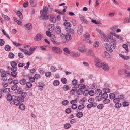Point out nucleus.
Segmentation results:
<instances>
[{
    "instance_id": "nucleus-1",
    "label": "nucleus",
    "mask_w": 130,
    "mask_h": 130,
    "mask_svg": "<svg viewBox=\"0 0 130 130\" xmlns=\"http://www.w3.org/2000/svg\"><path fill=\"white\" fill-rule=\"evenodd\" d=\"M14 98H13L12 100L13 102H10V104H14L16 106H18L20 103V101L19 100L17 97L15 96H14Z\"/></svg>"
},
{
    "instance_id": "nucleus-2",
    "label": "nucleus",
    "mask_w": 130,
    "mask_h": 130,
    "mask_svg": "<svg viewBox=\"0 0 130 130\" xmlns=\"http://www.w3.org/2000/svg\"><path fill=\"white\" fill-rule=\"evenodd\" d=\"M52 50L54 52L57 54H60L62 52L61 50L57 47L54 46L52 47Z\"/></svg>"
},
{
    "instance_id": "nucleus-3",
    "label": "nucleus",
    "mask_w": 130,
    "mask_h": 130,
    "mask_svg": "<svg viewBox=\"0 0 130 130\" xmlns=\"http://www.w3.org/2000/svg\"><path fill=\"white\" fill-rule=\"evenodd\" d=\"M95 63L96 66L100 68L101 66L102 63L100 60L97 58H95Z\"/></svg>"
},
{
    "instance_id": "nucleus-4",
    "label": "nucleus",
    "mask_w": 130,
    "mask_h": 130,
    "mask_svg": "<svg viewBox=\"0 0 130 130\" xmlns=\"http://www.w3.org/2000/svg\"><path fill=\"white\" fill-rule=\"evenodd\" d=\"M78 49L79 51L82 52H85L87 50V49L83 45H79Z\"/></svg>"
},
{
    "instance_id": "nucleus-5",
    "label": "nucleus",
    "mask_w": 130,
    "mask_h": 130,
    "mask_svg": "<svg viewBox=\"0 0 130 130\" xmlns=\"http://www.w3.org/2000/svg\"><path fill=\"white\" fill-rule=\"evenodd\" d=\"M42 38V35L40 34H37L34 38V39L35 41H39Z\"/></svg>"
},
{
    "instance_id": "nucleus-6",
    "label": "nucleus",
    "mask_w": 130,
    "mask_h": 130,
    "mask_svg": "<svg viewBox=\"0 0 130 130\" xmlns=\"http://www.w3.org/2000/svg\"><path fill=\"white\" fill-rule=\"evenodd\" d=\"M101 67L104 71H107L109 70V68L107 64L106 63H102Z\"/></svg>"
},
{
    "instance_id": "nucleus-7",
    "label": "nucleus",
    "mask_w": 130,
    "mask_h": 130,
    "mask_svg": "<svg viewBox=\"0 0 130 130\" xmlns=\"http://www.w3.org/2000/svg\"><path fill=\"white\" fill-rule=\"evenodd\" d=\"M109 42L110 44V45L112 47L113 49H115L116 44V41L115 40H111L109 41Z\"/></svg>"
},
{
    "instance_id": "nucleus-8",
    "label": "nucleus",
    "mask_w": 130,
    "mask_h": 130,
    "mask_svg": "<svg viewBox=\"0 0 130 130\" xmlns=\"http://www.w3.org/2000/svg\"><path fill=\"white\" fill-rule=\"evenodd\" d=\"M48 11V8H47L46 6H44L43 7V10H41L40 13L41 14L44 13L47 14V13Z\"/></svg>"
},
{
    "instance_id": "nucleus-9",
    "label": "nucleus",
    "mask_w": 130,
    "mask_h": 130,
    "mask_svg": "<svg viewBox=\"0 0 130 130\" xmlns=\"http://www.w3.org/2000/svg\"><path fill=\"white\" fill-rule=\"evenodd\" d=\"M104 45L107 51H109L110 52H111L113 51L112 49L108 44L105 43L104 44Z\"/></svg>"
},
{
    "instance_id": "nucleus-10",
    "label": "nucleus",
    "mask_w": 130,
    "mask_h": 130,
    "mask_svg": "<svg viewBox=\"0 0 130 130\" xmlns=\"http://www.w3.org/2000/svg\"><path fill=\"white\" fill-rule=\"evenodd\" d=\"M29 2L32 7H34L36 6L37 4L36 0H30Z\"/></svg>"
},
{
    "instance_id": "nucleus-11",
    "label": "nucleus",
    "mask_w": 130,
    "mask_h": 130,
    "mask_svg": "<svg viewBox=\"0 0 130 130\" xmlns=\"http://www.w3.org/2000/svg\"><path fill=\"white\" fill-rule=\"evenodd\" d=\"M79 14L80 18L83 22L84 23H87V22L86 18L84 16L81 15L80 14Z\"/></svg>"
},
{
    "instance_id": "nucleus-12",
    "label": "nucleus",
    "mask_w": 130,
    "mask_h": 130,
    "mask_svg": "<svg viewBox=\"0 0 130 130\" xmlns=\"http://www.w3.org/2000/svg\"><path fill=\"white\" fill-rule=\"evenodd\" d=\"M70 55L72 57H79L80 55V54L78 53H74L73 52H71L70 54Z\"/></svg>"
},
{
    "instance_id": "nucleus-13",
    "label": "nucleus",
    "mask_w": 130,
    "mask_h": 130,
    "mask_svg": "<svg viewBox=\"0 0 130 130\" xmlns=\"http://www.w3.org/2000/svg\"><path fill=\"white\" fill-rule=\"evenodd\" d=\"M83 32V28L82 26L81 25L79 26L77 30V32L79 35H80Z\"/></svg>"
},
{
    "instance_id": "nucleus-14",
    "label": "nucleus",
    "mask_w": 130,
    "mask_h": 130,
    "mask_svg": "<svg viewBox=\"0 0 130 130\" xmlns=\"http://www.w3.org/2000/svg\"><path fill=\"white\" fill-rule=\"evenodd\" d=\"M25 29L29 30L31 29L32 28V25L30 23H28L26 25Z\"/></svg>"
},
{
    "instance_id": "nucleus-15",
    "label": "nucleus",
    "mask_w": 130,
    "mask_h": 130,
    "mask_svg": "<svg viewBox=\"0 0 130 130\" xmlns=\"http://www.w3.org/2000/svg\"><path fill=\"white\" fill-rule=\"evenodd\" d=\"M56 33L58 34H60L61 32L60 27L59 26H56Z\"/></svg>"
},
{
    "instance_id": "nucleus-16",
    "label": "nucleus",
    "mask_w": 130,
    "mask_h": 130,
    "mask_svg": "<svg viewBox=\"0 0 130 130\" xmlns=\"http://www.w3.org/2000/svg\"><path fill=\"white\" fill-rule=\"evenodd\" d=\"M14 96H12L11 94H8L6 98L7 100L9 102H10L14 98Z\"/></svg>"
},
{
    "instance_id": "nucleus-17",
    "label": "nucleus",
    "mask_w": 130,
    "mask_h": 130,
    "mask_svg": "<svg viewBox=\"0 0 130 130\" xmlns=\"http://www.w3.org/2000/svg\"><path fill=\"white\" fill-rule=\"evenodd\" d=\"M65 38L67 41H68L71 40V34L69 33L66 34Z\"/></svg>"
},
{
    "instance_id": "nucleus-18",
    "label": "nucleus",
    "mask_w": 130,
    "mask_h": 130,
    "mask_svg": "<svg viewBox=\"0 0 130 130\" xmlns=\"http://www.w3.org/2000/svg\"><path fill=\"white\" fill-rule=\"evenodd\" d=\"M63 25L66 27H70L71 26V24L68 21L64 22Z\"/></svg>"
},
{
    "instance_id": "nucleus-19",
    "label": "nucleus",
    "mask_w": 130,
    "mask_h": 130,
    "mask_svg": "<svg viewBox=\"0 0 130 130\" xmlns=\"http://www.w3.org/2000/svg\"><path fill=\"white\" fill-rule=\"evenodd\" d=\"M6 74L2 73L1 74V76L2 77V80L3 81H6L7 80V78L6 76Z\"/></svg>"
},
{
    "instance_id": "nucleus-20",
    "label": "nucleus",
    "mask_w": 130,
    "mask_h": 130,
    "mask_svg": "<svg viewBox=\"0 0 130 130\" xmlns=\"http://www.w3.org/2000/svg\"><path fill=\"white\" fill-rule=\"evenodd\" d=\"M77 110L78 113L76 114V116L78 118H80L83 116V114L82 112H78V111L77 109Z\"/></svg>"
},
{
    "instance_id": "nucleus-21",
    "label": "nucleus",
    "mask_w": 130,
    "mask_h": 130,
    "mask_svg": "<svg viewBox=\"0 0 130 130\" xmlns=\"http://www.w3.org/2000/svg\"><path fill=\"white\" fill-rule=\"evenodd\" d=\"M119 56L125 60H128L130 58V57L129 56L123 55L121 54H119Z\"/></svg>"
},
{
    "instance_id": "nucleus-22",
    "label": "nucleus",
    "mask_w": 130,
    "mask_h": 130,
    "mask_svg": "<svg viewBox=\"0 0 130 130\" xmlns=\"http://www.w3.org/2000/svg\"><path fill=\"white\" fill-rule=\"evenodd\" d=\"M102 91L100 89H98L95 91V93L97 95H100L102 94Z\"/></svg>"
},
{
    "instance_id": "nucleus-23",
    "label": "nucleus",
    "mask_w": 130,
    "mask_h": 130,
    "mask_svg": "<svg viewBox=\"0 0 130 130\" xmlns=\"http://www.w3.org/2000/svg\"><path fill=\"white\" fill-rule=\"evenodd\" d=\"M78 87L79 89H81L83 92V89H84L86 88V86L83 84H79L78 85Z\"/></svg>"
},
{
    "instance_id": "nucleus-24",
    "label": "nucleus",
    "mask_w": 130,
    "mask_h": 130,
    "mask_svg": "<svg viewBox=\"0 0 130 130\" xmlns=\"http://www.w3.org/2000/svg\"><path fill=\"white\" fill-rule=\"evenodd\" d=\"M66 30L68 32L71 34H73L74 32V30L73 29L71 28H66Z\"/></svg>"
},
{
    "instance_id": "nucleus-25",
    "label": "nucleus",
    "mask_w": 130,
    "mask_h": 130,
    "mask_svg": "<svg viewBox=\"0 0 130 130\" xmlns=\"http://www.w3.org/2000/svg\"><path fill=\"white\" fill-rule=\"evenodd\" d=\"M87 54L91 56H93L94 55V53L93 51L91 50H89L87 52Z\"/></svg>"
},
{
    "instance_id": "nucleus-26",
    "label": "nucleus",
    "mask_w": 130,
    "mask_h": 130,
    "mask_svg": "<svg viewBox=\"0 0 130 130\" xmlns=\"http://www.w3.org/2000/svg\"><path fill=\"white\" fill-rule=\"evenodd\" d=\"M4 48L6 51H9L11 50V47L9 45H6L5 46Z\"/></svg>"
},
{
    "instance_id": "nucleus-27",
    "label": "nucleus",
    "mask_w": 130,
    "mask_h": 130,
    "mask_svg": "<svg viewBox=\"0 0 130 130\" xmlns=\"http://www.w3.org/2000/svg\"><path fill=\"white\" fill-rule=\"evenodd\" d=\"M71 126L70 124L69 123H66L64 125V128L65 129H67L69 128Z\"/></svg>"
},
{
    "instance_id": "nucleus-28",
    "label": "nucleus",
    "mask_w": 130,
    "mask_h": 130,
    "mask_svg": "<svg viewBox=\"0 0 130 130\" xmlns=\"http://www.w3.org/2000/svg\"><path fill=\"white\" fill-rule=\"evenodd\" d=\"M17 98L20 101V102H23L24 101V98L21 95H19L17 97Z\"/></svg>"
},
{
    "instance_id": "nucleus-29",
    "label": "nucleus",
    "mask_w": 130,
    "mask_h": 130,
    "mask_svg": "<svg viewBox=\"0 0 130 130\" xmlns=\"http://www.w3.org/2000/svg\"><path fill=\"white\" fill-rule=\"evenodd\" d=\"M19 83L22 85H24L26 83L25 79H22L19 81Z\"/></svg>"
},
{
    "instance_id": "nucleus-30",
    "label": "nucleus",
    "mask_w": 130,
    "mask_h": 130,
    "mask_svg": "<svg viewBox=\"0 0 130 130\" xmlns=\"http://www.w3.org/2000/svg\"><path fill=\"white\" fill-rule=\"evenodd\" d=\"M50 21L53 23H55L56 21V19L54 17L50 16Z\"/></svg>"
},
{
    "instance_id": "nucleus-31",
    "label": "nucleus",
    "mask_w": 130,
    "mask_h": 130,
    "mask_svg": "<svg viewBox=\"0 0 130 130\" xmlns=\"http://www.w3.org/2000/svg\"><path fill=\"white\" fill-rule=\"evenodd\" d=\"M17 14L20 19H22L23 18V17L22 14L20 11H18L17 12Z\"/></svg>"
},
{
    "instance_id": "nucleus-32",
    "label": "nucleus",
    "mask_w": 130,
    "mask_h": 130,
    "mask_svg": "<svg viewBox=\"0 0 130 130\" xmlns=\"http://www.w3.org/2000/svg\"><path fill=\"white\" fill-rule=\"evenodd\" d=\"M19 108L21 110H23L25 109V106L24 104H21L19 105Z\"/></svg>"
},
{
    "instance_id": "nucleus-33",
    "label": "nucleus",
    "mask_w": 130,
    "mask_h": 130,
    "mask_svg": "<svg viewBox=\"0 0 130 130\" xmlns=\"http://www.w3.org/2000/svg\"><path fill=\"white\" fill-rule=\"evenodd\" d=\"M121 104L120 103L117 102L115 105V107L117 108L120 107L121 106Z\"/></svg>"
},
{
    "instance_id": "nucleus-34",
    "label": "nucleus",
    "mask_w": 130,
    "mask_h": 130,
    "mask_svg": "<svg viewBox=\"0 0 130 130\" xmlns=\"http://www.w3.org/2000/svg\"><path fill=\"white\" fill-rule=\"evenodd\" d=\"M53 84L55 86H57L59 84V82L58 80H54L53 82Z\"/></svg>"
},
{
    "instance_id": "nucleus-35",
    "label": "nucleus",
    "mask_w": 130,
    "mask_h": 130,
    "mask_svg": "<svg viewBox=\"0 0 130 130\" xmlns=\"http://www.w3.org/2000/svg\"><path fill=\"white\" fill-rule=\"evenodd\" d=\"M10 88H7L4 89L2 91L4 93H6L9 92L10 91Z\"/></svg>"
},
{
    "instance_id": "nucleus-36",
    "label": "nucleus",
    "mask_w": 130,
    "mask_h": 130,
    "mask_svg": "<svg viewBox=\"0 0 130 130\" xmlns=\"http://www.w3.org/2000/svg\"><path fill=\"white\" fill-rule=\"evenodd\" d=\"M44 20H47L49 16L46 15H42L41 16Z\"/></svg>"
},
{
    "instance_id": "nucleus-37",
    "label": "nucleus",
    "mask_w": 130,
    "mask_h": 130,
    "mask_svg": "<svg viewBox=\"0 0 130 130\" xmlns=\"http://www.w3.org/2000/svg\"><path fill=\"white\" fill-rule=\"evenodd\" d=\"M50 26L51 27L49 28V30L52 32L53 31L54 29V25L53 24H51Z\"/></svg>"
},
{
    "instance_id": "nucleus-38",
    "label": "nucleus",
    "mask_w": 130,
    "mask_h": 130,
    "mask_svg": "<svg viewBox=\"0 0 130 130\" xmlns=\"http://www.w3.org/2000/svg\"><path fill=\"white\" fill-rule=\"evenodd\" d=\"M123 71L124 72L125 75L126 76H130V73L129 72L125 69L123 70Z\"/></svg>"
},
{
    "instance_id": "nucleus-39",
    "label": "nucleus",
    "mask_w": 130,
    "mask_h": 130,
    "mask_svg": "<svg viewBox=\"0 0 130 130\" xmlns=\"http://www.w3.org/2000/svg\"><path fill=\"white\" fill-rule=\"evenodd\" d=\"M14 56V55L12 52H10L9 53L8 55L10 59H13Z\"/></svg>"
},
{
    "instance_id": "nucleus-40",
    "label": "nucleus",
    "mask_w": 130,
    "mask_h": 130,
    "mask_svg": "<svg viewBox=\"0 0 130 130\" xmlns=\"http://www.w3.org/2000/svg\"><path fill=\"white\" fill-rule=\"evenodd\" d=\"M102 98L104 99H106L108 97V95L107 93H104L103 94L102 93L101 95Z\"/></svg>"
},
{
    "instance_id": "nucleus-41",
    "label": "nucleus",
    "mask_w": 130,
    "mask_h": 130,
    "mask_svg": "<svg viewBox=\"0 0 130 130\" xmlns=\"http://www.w3.org/2000/svg\"><path fill=\"white\" fill-rule=\"evenodd\" d=\"M110 100L108 99H105L103 101V103L105 104H107L110 103Z\"/></svg>"
},
{
    "instance_id": "nucleus-42",
    "label": "nucleus",
    "mask_w": 130,
    "mask_h": 130,
    "mask_svg": "<svg viewBox=\"0 0 130 130\" xmlns=\"http://www.w3.org/2000/svg\"><path fill=\"white\" fill-rule=\"evenodd\" d=\"M2 15L5 20L7 21H8L9 20L10 18L8 16L5 15L3 13L2 14Z\"/></svg>"
},
{
    "instance_id": "nucleus-43",
    "label": "nucleus",
    "mask_w": 130,
    "mask_h": 130,
    "mask_svg": "<svg viewBox=\"0 0 130 130\" xmlns=\"http://www.w3.org/2000/svg\"><path fill=\"white\" fill-rule=\"evenodd\" d=\"M130 22V19L129 18H127L124 19L123 23H128Z\"/></svg>"
},
{
    "instance_id": "nucleus-44",
    "label": "nucleus",
    "mask_w": 130,
    "mask_h": 130,
    "mask_svg": "<svg viewBox=\"0 0 130 130\" xmlns=\"http://www.w3.org/2000/svg\"><path fill=\"white\" fill-rule=\"evenodd\" d=\"M61 81L64 84H66L67 82V79L65 78H62L61 79Z\"/></svg>"
},
{
    "instance_id": "nucleus-45",
    "label": "nucleus",
    "mask_w": 130,
    "mask_h": 130,
    "mask_svg": "<svg viewBox=\"0 0 130 130\" xmlns=\"http://www.w3.org/2000/svg\"><path fill=\"white\" fill-rule=\"evenodd\" d=\"M69 86L68 85H64L62 87L63 89L65 91H66L69 90Z\"/></svg>"
},
{
    "instance_id": "nucleus-46",
    "label": "nucleus",
    "mask_w": 130,
    "mask_h": 130,
    "mask_svg": "<svg viewBox=\"0 0 130 130\" xmlns=\"http://www.w3.org/2000/svg\"><path fill=\"white\" fill-rule=\"evenodd\" d=\"M17 73L16 72H12L11 73V75L14 78H16L17 76Z\"/></svg>"
},
{
    "instance_id": "nucleus-47",
    "label": "nucleus",
    "mask_w": 130,
    "mask_h": 130,
    "mask_svg": "<svg viewBox=\"0 0 130 130\" xmlns=\"http://www.w3.org/2000/svg\"><path fill=\"white\" fill-rule=\"evenodd\" d=\"M40 84V85H38V88L40 90H42L43 89V87L42 85H42V83H39Z\"/></svg>"
},
{
    "instance_id": "nucleus-48",
    "label": "nucleus",
    "mask_w": 130,
    "mask_h": 130,
    "mask_svg": "<svg viewBox=\"0 0 130 130\" xmlns=\"http://www.w3.org/2000/svg\"><path fill=\"white\" fill-rule=\"evenodd\" d=\"M114 35L117 38H118V39H119L120 40H122L123 39V37L121 36H120L118 35V34L114 33Z\"/></svg>"
},
{
    "instance_id": "nucleus-49",
    "label": "nucleus",
    "mask_w": 130,
    "mask_h": 130,
    "mask_svg": "<svg viewBox=\"0 0 130 130\" xmlns=\"http://www.w3.org/2000/svg\"><path fill=\"white\" fill-rule=\"evenodd\" d=\"M129 105V103L127 101L124 102L122 103V106L123 107H126L128 106Z\"/></svg>"
},
{
    "instance_id": "nucleus-50",
    "label": "nucleus",
    "mask_w": 130,
    "mask_h": 130,
    "mask_svg": "<svg viewBox=\"0 0 130 130\" xmlns=\"http://www.w3.org/2000/svg\"><path fill=\"white\" fill-rule=\"evenodd\" d=\"M69 102V101L67 100H64L62 102V104L64 105H67Z\"/></svg>"
},
{
    "instance_id": "nucleus-51",
    "label": "nucleus",
    "mask_w": 130,
    "mask_h": 130,
    "mask_svg": "<svg viewBox=\"0 0 130 130\" xmlns=\"http://www.w3.org/2000/svg\"><path fill=\"white\" fill-rule=\"evenodd\" d=\"M12 43L16 47H19L21 45L20 43H17L16 41H12Z\"/></svg>"
},
{
    "instance_id": "nucleus-52",
    "label": "nucleus",
    "mask_w": 130,
    "mask_h": 130,
    "mask_svg": "<svg viewBox=\"0 0 130 130\" xmlns=\"http://www.w3.org/2000/svg\"><path fill=\"white\" fill-rule=\"evenodd\" d=\"M85 107L84 105L82 104L79 105L78 107V109L79 110H81L83 109Z\"/></svg>"
},
{
    "instance_id": "nucleus-53",
    "label": "nucleus",
    "mask_w": 130,
    "mask_h": 130,
    "mask_svg": "<svg viewBox=\"0 0 130 130\" xmlns=\"http://www.w3.org/2000/svg\"><path fill=\"white\" fill-rule=\"evenodd\" d=\"M63 51L69 54H70L71 53L70 51L67 48H65L63 49Z\"/></svg>"
},
{
    "instance_id": "nucleus-54",
    "label": "nucleus",
    "mask_w": 130,
    "mask_h": 130,
    "mask_svg": "<svg viewBox=\"0 0 130 130\" xmlns=\"http://www.w3.org/2000/svg\"><path fill=\"white\" fill-rule=\"evenodd\" d=\"M71 106V108L73 109H76L77 107V105L76 104H72Z\"/></svg>"
},
{
    "instance_id": "nucleus-55",
    "label": "nucleus",
    "mask_w": 130,
    "mask_h": 130,
    "mask_svg": "<svg viewBox=\"0 0 130 130\" xmlns=\"http://www.w3.org/2000/svg\"><path fill=\"white\" fill-rule=\"evenodd\" d=\"M110 91V89L108 88H104L103 89V91L106 93L109 92Z\"/></svg>"
},
{
    "instance_id": "nucleus-56",
    "label": "nucleus",
    "mask_w": 130,
    "mask_h": 130,
    "mask_svg": "<svg viewBox=\"0 0 130 130\" xmlns=\"http://www.w3.org/2000/svg\"><path fill=\"white\" fill-rule=\"evenodd\" d=\"M102 96H100V95L97 96L95 98V100L98 101H100L102 100Z\"/></svg>"
},
{
    "instance_id": "nucleus-57",
    "label": "nucleus",
    "mask_w": 130,
    "mask_h": 130,
    "mask_svg": "<svg viewBox=\"0 0 130 130\" xmlns=\"http://www.w3.org/2000/svg\"><path fill=\"white\" fill-rule=\"evenodd\" d=\"M10 64L11 65L12 67H16L17 65L16 62L14 61H11L10 63Z\"/></svg>"
},
{
    "instance_id": "nucleus-58",
    "label": "nucleus",
    "mask_w": 130,
    "mask_h": 130,
    "mask_svg": "<svg viewBox=\"0 0 130 130\" xmlns=\"http://www.w3.org/2000/svg\"><path fill=\"white\" fill-rule=\"evenodd\" d=\"M109 96L110 99H112L115 98V95L114 93H111L109 95Z\"/></svg>"
},
{
    "instance_id": "nucleus-59",
    "label": "nucleus",
    "mask_w": 130,
    "mask_h": 130,
    "mask_svg": "<svg viewBox=\"0 0 130 130\" xmlns=\"http://www.w3.org/2000/svg\"><path fill=\"white\" fill-rule=\"evenodd\" d=\"M72 111V110L70 108H68L66 109L65 112L67 114L70 113Z\"/></svg>"
},
{
    "instance_id": "nucleus-60",
    "label": "nucleus",
    "mask_w": 130,
    "mask_h": 130,
    "mask_svg": "<svg viewBox=\"0 0 130 130\" xmlns=\"http://www.w3.org/2000/svg\"><path fill=\"white\" fill-rule=\"evenodd\" d=\"M28 2L26 1L23 4V6L24 8H26L28 7Z\"/></svg>"
},
{
    "instance_id": "nucleus-61",
    "label": "nucleus",
    "mask_w": 130,
    "mask_h": 130,
    "mask_svg": "<svg viewBox=\"0 0 130 130\" xmlns=\"http://www.w3.org/2000/svg\"><path fill=\"white\" fill-rule=\"evenodd\" d=\"M88 93L90 96H93L94 95V92L93 90H91L90 91H89Z\"/></svg>"
},
{
    "instance_id": "nucleus-62",
    "label": "nucleus",
    "mask_w": 130,
    "mask_h": 130,
    "mask_svg": "<svg viewBox=\"0 0 130 130\" xmlns=\"http://www.w3.org/2000/svg\"><path fill=\"white\" fill-rule=\"evenodd\" d=\"M26 85L27 87L28 88H30L32 86V84L30 82H27L26 83Z\"/></svg>"
},
{
    "instance_id": "nucleus-63",
    "label": "nucleus",
    "mask_w": 130,
    "mask_h": 130,
    "mask_svg": "<svg viewBox=\"0 0 130 130\" xmlns=\"http://www.w3.org/2000/svg\"><path fill=\"white\" fill-rule=\"evenodd\" d=\"M45 76L47 77H50L51 75V73L50 72H46L45 73Z\"/></svg>"
},
{
    "instance_id": "nucleus-64",
    "label": "nucleus",
    "mask_w": 130,
    "mask_h": 130,
    "mask_svg": "<svg viewBox=\"0 0 130 130\" xmlns=\"http://www.w3.org/2000/svg\"><path fill=\"white\" fill-rule=\"evenodd\" d=\"M23 90L22 89L20 88H19L17 89V92L19 94H20L23 92Z\"/></svg>"
}]
</instances>
